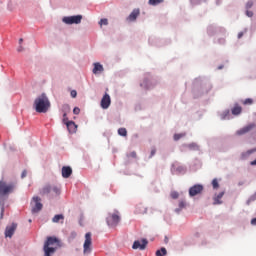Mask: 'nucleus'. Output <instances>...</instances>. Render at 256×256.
I'll return each mask as SVG.
<instances>
[{"label": "nucleus", "instance_id": "2eb2a0df", "mask_svg": "<svg viewBox=\"0 0 256 256\" xmlns=\"http://www.w3.org/2000/svg\"><path fill=\"white\" fill-rule=\"evenodd\" d=\"M73 175V169L70 166L62 167V177L64 179H69Z\"/></svg>", "mask_w": 256, "mask_h": 256}, {"label": "nucleus", "instance_id": "0eeeda50", "mask_svg": "<svg viewBox=\"0 0 256 256\" xmlns=\"http://www.w3.org/2000/svg\"><path fill=\"white\" fill-rule=\"evenodd\" d=\"M81 19H83V16L76 15V16L64 17L63 22L66 23V25H73V23H75L76 25H79V23H81Z\"/></svg>", "mask_w": 256, "mask_h": 256}, {"label": "nucleus", "instance_id": "5701e85b", "mask_svg": "<svg viewBox=\"0 0 256 256\" xmlns=\"http://www.w3.org/2000/svg\"><path fill=\"white\" fill-rule=\"evenodd\" d=\"M167 255V249L161 248L160 250L156 251V256H165Z\"/></svg>", "mask_w": 256, "mask_h": 256}, {"label": "nucleus", "instance_id": "393cba45", "mask_svg": "<svg viewBox=\"0 0 256 256\" xmlns=\"http://www.w3.org/2000/svg\"><path fill=\"white\" fill-rule=\"evenodd\" d=\"M148 3L149 5H152L155 7L156 5L163 3V0H149Z\"/></svg>", "mask_w": 256, "mask_h": 256}, {"label": "nucleus", "instance_id": "9d476101", "mask_svg": "<svg viewBox=\"0 0 256 256\" xmlns=\"http://www.w3.org/2000/svg\"><path fill=\"white\" fill-rule=\"evenodd\" d=\"M33 201L35 205L32 207V213H39L43 209V204L41 203V198L39 196H34Z\"/></svg>", "mask_w": 256, "mask_h": 256}, {"label": "nucleus", "instance_id": "a19ab883", "mask_svg": "<svg viewBox=\"0 0 256 256\" xmlns=\"http://www.w3.org/2000/svg\"><path fill=\"white\" fill-rule=\"evenodd\" d=\"M155 153H157V150L155 148H153L150 153V159H151V157H153L155 155Z\"/></svg>", "mask_w": 256, "mask_h": 256}, {"label": "nucleus", "instance_id": "1a4fd4ad", "mask_svg": "<svg viewBox=\"0 0 256 256\" xmlns=\"http://www.w3.org/2000/svg\"><path fill=\"white\" fill-rule=\"evenodd\" d=\"M255 127H256L255 123L248 124V125L244 126L243 128H241L240 130H237L236 135H239V136L246 135V133L253 131V129H255Z\"/></svg>", "mask_w": 256, "mask_h": 256}, {"label": "nucleus", "instance_id": "7ed1b4c3", "mask_svg": "<svg viewBox=\"0 0 256 256\" xmlns=\"http://www.w3.org/2000/svg\"><path fill=\"white\" fill-rule=\"evenodd\" d=\"M57 245H59V239L48 237L44 243V256H52L57 251Z\"/></svg>", "mask_w": 256, "mask_h": 256}, {"label": "nucleus", "instance_id": "4be33fe9", "mask_svg": "<svg viewBox=\"0 0 256 256\" xmlns=\"http://www.w3.org/2000/svg\"><path fill=\"white\" fill-rule=\"evenodd\" d=\"M253 153H256V148L247 150L246 152L241 154V159H247L250 155H253Z\"/></svg>", "mask_w": 256, "mask_h": 256}, {"label": "nucleus", "instance_id": "79ce46f5", "mask_svg": "<svg viewBox=\"0 0 256 256\" xmlns=\"http://www.w3.org/2000/svg\"><path fill=\"white\" fill-rule=\"evenodd\" d=\"M243 35H245L244 32H239V33H238V39H241V37H243Z\"/></svg>", "mask_w": 256, "mask_h": 256}, {"label": "nucleus", "instance_id": "72a5a7b5", "mask_svg": "<svg viewBox=\"0 0 256 256\" xmlns=\"http://www.w3.org/2000/svg\"><path fill=\"white\" fill-rule=\"evenodd\" d=\"M253 201H256V194L250 196V198L247 201V205H249L250 203H253Z\"/></svg>", "mask_w": 256, "mask_h": 256}, {"label": "nucleus", "instance_id": "9b49d317", "mask_svg": "<svg viewBox=\"0 0 256 256\" xmlns=\"http://www.w3.org/2000/svg\"><path fill=\"white\" fill-rule=\"evenodd\" d=\"M100 105H101L102 109H109V107L111 106V96H109V94L105 93L101 99Z\"/></svg>", "mask_w": 256, "mask_h": 256}, {"label": "nucleus", "instance_id": "7c9ffc66", "mask_svg": "<svg viewBox=\"0 0 256 256\" xmlns=\"http://www.w3.org/2000/svg\"><path fill=\"white\" fill-rule=\"evenodd\" d=\"M243 105H253V99L247 98L243 101Z\"/></svg>", "mask_w": 256, "mask_h": 256}, {"label": "nucleus", "instance_id": "2f4dec72", "mask_svg": "<svg viewBox=\"0 0 256 256\" xmlns=\"http://www.w3.org/2000/svg\"><path fill=\"white\" fill-rule=\"evenodd\" d=\"M99 25L102 27V25H109V21L107 18H103L100 20Z\"/></svg>", "mask_w": 256, "mask_h": 256}, {"label": "nucleus", "instance_id": "49530a36", "mask_svg": "<svg viewBox=\"0 0 256 256\" xmlns=\"http://www.w3.org/2000/svg\"><path fill=\"white\" fill-rule=\"evenodd\" d=\"M218 69H223V66H219Z\"/></svg>", "mask_w": 256, "mask_h": 256}, {"label": "nucleus", "instance_id": "39448f33", "mask_svg": "<svg viewBox=\"0 0 256 256\" xmlns=\"http://www.w3.org/2000/svg\"><path fill=\"white\" fill-rule=\"evenodd\" d=\"M120 221H121V216H119L118 211L114 213H109L106 218L108 227H117Z\"/></svg>", "mask_w": 256, "mask_h": 256}, {"label": "nucleus", "instance_id": "4468645a", "mask_svg": "<svg viewBox=\"0 0 256 256\" xmlns=\"http://www.w3.org/2000/svg\"><path fill=\"white\" fill-rule=\"evenodd\" d=\"M139 15H141V10H139V8H135L127 17V21H129L130 23H133L137 21V17H139Z\"/></svg>", "mask_w": 256, "mask_h": 256}, {"label": "nucleus", "instance_id": "f3484780", "mask_svg": "<svg viewBox=\"0 0 256 256\" xmlns=\"http://www.w3.org/2000/svg\"><path fill=\"white\" fill-rule=\"evenodd\" d=\"M65 125L69 131V133H76L77 132V124L73 121L65 122Z\"/></svg>", "mask_w": 256, "mask_h": 256}, {"label": "nucleus", "instance_id": "dca6fc26", "mask_svg": "<svg viewBox=\"0 0 256 256\" xmlns=\"http://www.w3.org/2000/svg\"><path fill=\"white\" fill-rule=\"evenodd\" d=\"M231 113L232 115H241V113H243V107H241V105H239V103H235L234 106L231 109Z\"/></svg>", "mask_w": 256, "mask_h": 256}, {"label": "nucleus", "instance_id": "6e6552de", "mask_svg": "<svg viewBox=\"0 0 256 256\" xmlns=\"http://www.w3.org/2000/svg\"><path fill=\"white\" fill-rule=\"evenodd\" d=\"M203 193V185L196 184L189 189L190 197H195L197 195H201Z\"/></svg>", "mask_w": 256, "mask_h": 256}, {"label": "nucleus", "instance_id": "c9c22d12", "mask_svg": "<svg viewBox=\"0 0 256 256\" xmlns=\"http://www.w3.org/2000/svg\"><path fill=\"white\" fill-rule=\"evenodd\" d=\"M73 113H74V115H79V113H81V109H79V107H75L73 109Z\"/></svg>", "mask_w": 256, "mask_h": 256}, {"label": "nucleus", "instance_id": "c85d7f7f", "mask_svg": "<svg viewBox=\"0 0 256 256\" xmlns=\"http://www.w3.org/2000/svg\"><path fill=\"white\" fill-rule=\"evenodd\" d=\"M212 186H213V189H219V181H217V178H214L212 180Z\"/></svg>", "mask_w": 256, "mask_h": 256}, {"label": "nucleus", "instance_id": "ddd939ff", "mask_svg": "<svg viewBox=\"0 0 256 256\" xmlns=\"http://www.w3.org/2000/svg\"><path fill=\"white\" fill-rule=\"evenodd\" d=\"M147 240L146 239H142V241L136 240L133 243L132 249H140V251H144V249H146L147 247Z\"/></svg>", "mask_w": 256, "mask_h": 256}, {"label": "nucleus", "instance_id": "4c0bfd02", "mask_svg": "<svg viewBox=\"0 0 256 256\" xmlns=\"http://www.w3.org/2000/svg\"><path fill=\"white\" fill-rule=\"evenodd\" d=\"M69 122V118H67V113L63 114V123Z\"/></svg>", "mask_w": 256, "mask_h": 256}, {"label": "nucleus", "instance_id": "c03bdc74", "mask_svg": "<svg viewBox=\"0 0 256 256\" xmlns=\"http://www.w3.org/2000/svg\"><path fill=\"white\" fill-rule=\"evenodd\" d=\"M21 51H23V46H19L18 48V52L21 53Z\"/></svg>", "mask_w": 256, "mask_h": 256}, {"label": "nucleus", "instance_id": "ea45409f", "mask_svg": "<svg viewBox=\"0 0 256 256\" xmlns=\"http://www.w3.org/2000/svg\"><path fill=\"white\" fill-rule=\"evenodd\" d=\"M247 17H253V11L246 10Z\"/></svg>", "mask_w": 256, "mask_h": 256}, {"label": "nucleus", "instance_id": "a878e982", "mask_svg": "<svg viewBox=\"0 0 256 256\" xmlns=\"http://www.w3.org/2000/svg\"><path fill=\"white\" fill-rule=\"evenodd\" d=\"M188 148L191 150V151H197L199 150V146L195 143H191L188 145Z\"/></svg>", "mask_w": 256, "mask_h": 256}, {"label": "nucleus", "instance_id": "aec40b11", "mask_svg": "<svg viewBox=\"0 0 256 256\" xmlns=\"http://www.w3.org/2000/svg\"><path fill=\"white\" fill-rule=\"evenodd\" d=\"M63 221H65V216L63 214H56L52 218V223H63Z\"/></svg>", "mask_w": 256, "mask_h": 256}, {"label": "nucleus", "instance_id": "423d86ee", "mask_svg": "<svg viewBox=\"0 0 256 256\" xmlns=\"http://www.w3.org/2000/svg\"><path fill=\"white\" fill-rule=\"evenodd\" d=\"M91 232L85 234V241L83 244L84 253H89L91 251V245H93V238Z\"/></svg>", "mask_w": 256, "mask_h": 256}, {"label": "nucleus", "instance_id": "a18cd8bd", "mask_svg": "<svg viewBox=\"0 0 256 256\" xmlns=\"http://www.w3.org/2000/svg\"><path fill=\"white\" fill-rule=\"evenodd\" d=\"M19 43L22 44L23 43V38L19 39Z\"/></svg>", "mask_w": 256, "mask_h": 256}, {"label": "nucleus", "instance_id": "a211bd4d", "mask_svg": "<svg viewBox=\"0 0 256 256\" xmlns=\"http://www.w3.org/2000/svg\"><path fill=\"white\" fill-rule=\"evenodd\" d=\"M103 71H104V68H103V65H101V63L99 62L94 63V68L92 70L94 75H97V73H103Z\"/></svg>", "mask_w": 256, "mask_h": 256}, {"label": "nucleus", "instance_id": "b1692460", "mask_svg": "<svg viewBox=\"0 0 256 256\" xmlns=\"http://www.w3.org/2000/svg\"><path fill=\"white\" fill-rule=\"evenodd\" d=\"M118 135H120L121 137H127V129L125 128L118 129Z\"/></svg>", "mask_w": 256, "mask_h": 256}, {"label": "nucleus", "instance_id": "20e7f679", "mask_svg": "<svg viewBox=\"0 0 256 256\" xmlns=\"http://www.w3.org/2000/svg\"><path fill=\"white\" fill-rule=\"evenodd\" d=\"M61 189L58 186L47 184L42 188L40 191V194L42 195H51V197H57V195H60Z\"/></svg>", "mask_w": 256, "mask_h": 256}, {"label": "nucleus", "instance_id": "6ab92c4d", "mask_svg": "<svg viewBox=\"0 0 256 256\" xmlns=\"http://www.w3.org/2000/svg\"><path fill=\"white\" fill-rule=\"evenodd\" d=\"M136 213H138V215H145V213H147V207H145V205L143 204H138L136 206Z\"/></svg>", "mask_w": 256, "mask_h": 256}, {"label": "nucleus", "instance_id": "f704fd0d", "mask_svg": "<svg viewBox=\"0 0 256 256\" xmlns=\"http://www.w3.org/2000/svg\"><path fill=\"white\" fill-rule=\"evenodd\" d=\"M127 157H132L133 159H137V152L133 151L127 155Z\"/></svg>", "mask_w": 256, "mask_h": 256}, {"label": "nucleus", "instance_id": "f257e3e1", "mask_svg": "<svg viewBox=\"0 0 256 256\" xmlns=\"http://www.w3.org/2000/svg\"><path fill=\"white\" fill-rule=\"evenodd\" d=\"M51 108V102L47 94L43 93L34 100V109L36 113H47Z\"/></svg>", "mask_w": 256, "mask_h": 256}, {"label": "nucleus", "instance_id": "f8f14e48", "mask_svg": "<svg viewBox=\"0 0 256 256\" xmlns=\"http://www.w3.org/2000/svg\"><path fill=\"white\" fill-rule=\"evenodd\" d=\"M15 231H17V223H12L11 225L6 227L5 237H13V235H15Z\"/></svg>", "mask_w": 256, "mask_h": 256}, {"label": "nucleus", "instance_id": "412c9836", "mask_svg": "<svg viewBox=\"0 0 256 256\" xmlns=\"http://www.w3.org/2000/svg\"><path fill=\"white\" fill-rule=\"evenodd\" d=\"M223 195H225V192H220L216 197H214V205H221L223 203L221 199H223Z\"/></svg>", "mask_w": 256, "mask_h": 256}, {"label": "nucleus", "instance_id": "37998d69", "mask_svg": "<svg viewBox=\"0 0 256 256\" xmlns=\"http://www.w3.org/2000/svg\"><path fill=\"white\" fill-rule=\"evenodd\" d=\"M250 165L255 166L256 165V159L250 162Z\"/></svg>", "mask_w": 256, "mask_h": 256}, {"label": "nucleus", "instance_id": "e433bc0d", "mask_svg": "<svg viewBox=\"0 0 256 256\" xmlns=\"http://www.w3.org/2000/svg\"><path fill=\"white\" fill-rule=\"evenodd\" d=\"M70 95H71V97H72L73 99H75V97H77V91H76V90H72V91L70 92Z\"/></svg>", "mask_w": 256, "mask_h": 256}, {"label": "nucleus", "instance_id": "c756f323", "mask_svg": "<svg viewBox=\"0 0 256 256\" xmlns=\"http://www.w3.org/2000/svg\"><path fill=\"white\" fill-rule=\"evenodd\" d=\"M170 197H171L172 199H179V192H177V191H172V192L170 193Z\"/></svg>", "mask_w": 256, "mask_h": 256}, {"label": "nucleus", "instance_id": "58836bf2", "mask_svg": "<svg viewBox=\"0 0 256 256\" xmlns=\"http://www.w3.org/2000/svg\"><path fill=\"white\" fill-rule=\"evenodd\" d=\"M25 177H27V170H23L21 174V179H25Z\"/></svg>", "mask_w": 256, "mask_h": 256}, {"label": "nucleus", "instance_id": "cd10ccee", "mask_svg": "<svg viewBox=\"0 0 256 256\" xmlns=\"http://www.w3.org/2000/svg\"><path fill=\"white\" fill-rule=\"evenodd\" d=\"M185 201L181 200L179 202V209H176V213H179V211H181V209H185Z\"/></svg>", "mask_w": 256, "mask_h": 256}, {"label": "nucleus", "instance_id": "473e14b6", "mask_svg": "<svg viewBox=\"0 0 256 256\" xmlns=\"http://www.w3.org/2000/svg\"><path fill=\"white\" fill-rule=\"evenodd\" d=\"M254 3L252 0H249L247 3H246V10H249L251 9V7H253Z\"/></svg>", "mask_w": 256, "mask_h": 256}, {"label": "nucleus", "instance_id": "f03ea898", "mask_svg": "<svg viewBox=\"0 0 256 256\" xmlns=\"http://www.w3.org/2000/svg\"><path fill=\"white\" fill-rule=\"evenodd\" d=\"M15 183H9L0 181V203H5L9 199V195L15 191Z\"/></svg>", "mask_w": 256, "mask_h": 256}, {"label": "nucleus", "instance_id": "bb28decb", "mask_svg": "<svg viewBox=\"0 0 256 256\" xmlns=\"http://www.w3.org/2000/svg\"><path fill=\"white\" fill-rule=\"evenodd\" d=\"M185 137V133L174 134V141H179V139H183Z\"/></svg>", "mask_w": 256, "mask_h": 256}]
</instances>
